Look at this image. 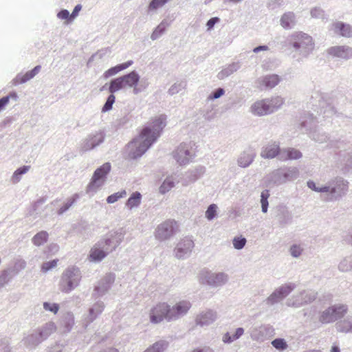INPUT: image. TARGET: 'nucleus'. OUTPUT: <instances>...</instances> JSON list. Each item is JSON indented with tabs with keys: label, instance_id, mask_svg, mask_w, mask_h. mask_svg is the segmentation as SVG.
Masks as SVG:
<instances>
[{
	"label": "nucleus",
	"instance_id": "obj_1",
	"mask_svg": "<svg viewBox=\"0 0 352 352\" xmlns=\"http://www.w3.org/2000/svg\"><path fill=\"white\" fill-rule=\"evenodd\" d=\"M165 120L166 117L162 115L155 118L152 120L151 126L143 128L139 135L126 145L129 159L135 160L148 150L160 135L166 124Z\"/></svg>",
	"mask_w": 352,
	"mask_h": 352
},
{
	"label": "nucleus",
	"instance_id": "obj_2",
	"mask_svg": "<svg viewBox=\"0 0 352 352\" xmlns=\"http://www.w3.org/2000/svg\"><path fill=\"white\" fill-rule=\"evenodd\" d=\"M284 103L282 98L277 96L271 100H261L255 102L251 107L252 112L257 116H264L273 112Z\"/></svg>",
	"mask_w": 352,
	"mask_h": 352
},
{
	"label": "nucleus",
	"instance_id": "obj_3",
	"mask_svg": "<svg viewBox=\"0 0 352 352\" xmlns=\"http://www.w3.org/2000/svg\"><path fill=\"white\" fill-rule=\"evenodd\" d=\"M169 315H170V307L166 302H159L150 310V321L152 323L157 324L164 319L171 320Z\"/></svg>",
	"mask_w": 352,
	"mask_h": 352
},
{
	"label": "nucleus",
	"instance_id": "obj_4",
	"mask_svg": "<svg viewBox=\"0 0 352 352\" xmlns=\"http://www.w3.org/2000/svg\"><path fill=\"white\" fill-rule=\"evenodd\" d=\"M110 170L111 165L108 162L104 163L100 167L97 168L94 173L91 182L88 186V190L95 191L99 186H100L103 182H100V180L104 178Z\"/></svg>",
	"mask_w": 352,
	"mask_h": 352
},
{
	"label": "nucleus",
	"instance_id": "obj_5",
	"mask_svg": "<svg viewBox=\"0 0 352 352\" xmlns=\"http://www.w3.org/2000/svg\"><path fill=\"white\" fill-rule=\"evenodd\" d=\"M177 228L178 226L175 221H166L157 227L155 236L160 240L166 239L172 236Z\"/></svg>",
	"mask_w": 352,
	"mask_h": 352
},
{
	"label": "nucleus",
	"instance_id": "obj_6",
	"mask_svg": "<svg viewBox=\"0 0 352 352\" xmlns=\"http://www.w3.org/2000/svg\"><path fill=\"white\" fill-rule=\"evenodd\" d=\"M293 46L298 49L300 47L313 49L314 43L311 36L302 32H297L292 35Z\"/></svg>",
	"mask_w": 352,
	"mask_h": 352
},
{
	"label": "nucleus",
	"instance_id": "obj_7",
	"mask_svg": "<svg viewBox=\"0 0 352 352\" xmlns=\"http://www.w3.org/2000/svg\"><path fill=\"white\" fill-rule=\"evenodd\" d=\"M191 307V304L189 301L182 300L177 302L174 306L170 307V318L175 320L181 316L186 314Z\"/></svg>",
	"mask_w": 352,
	"mask_h": 352
},
{
	"label": "nucleus",
	"instance_id": "obj_8",
	"mask_svg": "<svg viewBox=\"0 0 352 352\" xmlns=\"http://www.w3.org/2000/svg\"><path fill=\"white\" fill-rule=\"evenodd\" d=\"M296 175L297 170L296 169L291 170L280 168L272 173V179L276 183H283L296 177Z\"/></svg>",
	"mask_w": 352,
	"mask_h": 352
},
{
	"label": "nucleus",
	"instance_id": "obj_9",
	"mask_svg": "<svg viewBox=\"0 0 352 352\" xmlns=\"http://www.w3.org/2000/svg\"><path fill=\"white\" fill-rule=\"evenodd\" d=\"M190 146L186 144H181L175 151L174 157L180 165H185L190 162L192 155Z\"/></svg>",
	"mask_w": 352,
	"mask_h": 352
},
{
	"label": "nucleus",
	"instance_id": "obj_10",
	"mask_svg": "<svg viewBox=\"0 0 352 352\" xmlns=\"http://www.w3.org/2000/svg\"><path fill=\"white\" fill-rule=\"evenodd\" d=\"M280 80L278 75H267L258 80V87L260 90L271 89L276 87Z\"/></svg>",
	"mask_w": 352,
	"mask_h": 352
},
{
	"label": "nucleus",
	"instance_id": "obj_11",
	"mask_svg": "<svg viewBox=\"0 0 352 352\" xmlns=\"http://www.w3.org/2000/svg\"><path fill=\"white\" fill-rule=\"evenodd\" d=\"M294 287L290 285H283L276 290L268 298V302L273 304L285 297H286L293 289Z\"/></svg>",
	"mask_w": 352,
	"mask_h": 352
},
{
	"label": "nucleus",
	"instance_id": "obj_12",
	"mask_svg": "<svg viewBox=\"0 0 352 352\" xmlns=\"http://www.w3.org/2000/svg\"><path fill=\"white\" fill-rule=\"evenodd\" d=\"M194 248V243L190 239H184L178 244L175 249V254L178 258L183 257L190 253Z\"/></svg>",
	"mask_w": 352,
	"mask_h": 352
},
{
	"label": "nucleus",
	"instance_id": "obj_13",
	"mask_svg": "<svg viewBox=\"0 0 352 352\" xmlns=\"http://www.w3.org/2000/svg\"><path fill=\"white\" fill-rule=\"evenodd\" d=\"M334 32L341 36L352 37V26L349 24L337 21L332 25Z\"/></svg>",
	"mask_w": 352,
	"mask_h": 352
},
{
	"label": "nucleus",
	"instance_id": "obj_14",
	"mask_svg": "<svg viewBox=\"0 0 352 352\" xmlns=\"http://www.w3.org/2000/svg\"><path fill=\"white\" fill-rule=\"evenodd\" d=\"M301 157L302 153L298 150L294 148H289L281 151L278 158L280 161H287L290 160H298Z\"/></svg>",
	"mask_w": 352,
	"mask_h": 352
},
{
	"label": "nucleus",
	"instance_id": "obj_15",
	"mask_svg": "<svg viewBox=\"0 0 352 352\" xmlns=\"http://www.w3.org/2000/svg\"><path fill=\"white\" fill-rule=\"evenodd\" d=\"M352 49L346 46H334L329 49V54L340 58H347Z\"/></svg>",
	"mask_w": 352,
	"mask_h": 352
},
{
	"label": "nucleus",
	"instance_id": "obj_16",
	"mask_svg": "<svg viewBox=\"0 0 352 352\" xmlns=\"http://www.w3.org/2000/svg\"><path fill=\"white\" fill-rule=\"evenodd\" d=\"M279 145L272 143L267 145L261 152V156L264 158H274L280 153Z\"/></svg>",
	"mask_w": 352,
	"mask_h": 352
},
{
	"label": "nucleus",
	"instance_id": "obj_17",
	"mask_svg": "<svg viewBox=\"0 0 352 352\" xmlns=\"http://www.w3.org/2000/svg\"><path fill=\"white\" fill-rule=\"evenodd\" d=\"M216 318V314L211 311H207L205 313L199 314L197 318V322L200 325L209 324Z\"/></svg>",
	"mask_w": 352,
	"mask_h": 352
},
{
	"label": "nucleus",
	"instance_id": "obj_18",
	"mask_svg": "<svg viewBox=\"0 0 352 352\" xmlns=\"http://www.w3.org/2000/svg\"><path fill=\"white\" fill-rule=\"evenodd\" d=\"M121 78L125 88L136 85L139 81V76L135 72H132Z\"/></svg>",
	"mask_w": 352,
	"mask_h": 352
},
{
	"label": "nucleus",
	"instance_id": "obj_19",
	"mask_svg": "<svg viewBox=\"0 0 352 352\" xmlns=\"http://www.w3.org/2000/svg\"><path fill=\"white\" fill-rule=\"evenodd\" d=\"M226 280V276L223 273L210 275L206 282L209 285H217L223 283Z\"/></svg>",
	"mask_w": 352,
	"mask_h": 352
},
{
	"label": "nucleus",
	"instance_id": "obj_20",
	"mask_svg": "<svg viewBox=\"0 0 352 352\" xmlns=\"http://www.w3.org/2000/svg\"><path fill=\"white\" fill-rule=\"evenodd\" d=\"M141 194L138 192L132 193L130 197L128 199L126 206L129 208L132 209L134 207H137L141 202Z\"/></svg>",
	"mask_w": 352,
	"mask_h": 352
},
{
	"label": "nucleus",
	"instance_id": "obj_21",
	"mask_svg": "<svg viewBox=\"0 0 352 352\" xmlns=\"http://www.w3.org/2000/svg\"><path fill=\"white\" fill-rule=\"evenodd\" d=\"M333 314V316L335 317V320L342 318L347 311V308L345 305H338L330 307Z\"/></svg>",
	"mask_w": 352,
	"mask_h": 352
},
{
	"label": "nucleus",
	"instance_id": "obj_22",
	"mask_svg": "<svg viewBox=\"0 0 352 352\" xmlns=\"http://www.w3.org/2000/svg\"><path fill=\"white\" fill-rule=\"evenodd\" d=\"M41 70V66H36L33 69L26 72L21 76H18L17 80L20 83L25 82L31 78H32L34 76H36Z\"/></svg>",
	"mask_w": 352,
	"mask_h": 352
},
{
	"label": "nucleus",
	"instance_id": "obj_23",
	"mask_svg": "<svg viewBox=\"0 0 352 352\" xmlns=\"http://www.w3.org/2000/svg\"><path fill=\"white\" fill-rule=\"evenodd\" d=\"M41 70V66H36L33 69L26 72L21 76H18L17 80L20 83L25 82L31 78H32L34 76H36Z\"/></svg>",
	"mask_w": 352,
	"mask_h": 352
},
{
	"label": "nucleus",
	"instance_id": "obj_24",
	"mask_svg": "<svg viewBox=\"0 0 352 352\" xmlns=\"http://www.w3.org/2000/svg\"><path fill=\"white\" fill-rule=\"evenodd\" d=\"M41 70V66H36L33 69L26 72L21 76H18L17 80L20 83L25 82L31 78H32L34 76H36Z\"/></svg>",
	"mask_w": 352,
	"mask_h": 352
},
{
	"label": "nucleus",
	"instance_id": "obj_25",
	"mask_svg": "<svg viewBox=\"0 0 352 352\" xmlns=\"http://www.w3.org/2000/svg\"><path fill=\"white\" fill-rule=\"evenodd\" d=\"M281 25L284 28H290L292 25L294 23V14L292 12L284 14L280 19Z\"/></svg>",
	"mask_w": 352,
	"mask_h": 352
},
{
	"label": "nucleus",
	"instance_id": "obj_26",
	"mask_svg": "<svg viewBox=\"0 0 352 352\" xmlns=\"http://www.w3.org/2000/svg\"><path fill=\"white\" fill-rule=\"evenodd\" d=\"M331 313V309L329 307L321 313L319 316V321L322 324L330 323L335 321V317L333 316V314Z\"/></svg>",
	"mask_w": 352,
	"mask_h": 352
},
{
	"label": "nucleus",
	"instance_id": "obj_27",
	"mask_svg": "<svg viewBox=\"0 0 352 352\" xmlns=\"http://www.w3.org/2000/svg\"><path fill=\"white\" fill-rule=\"evenodd\" d=\"M48 234L45 231L38 232L32 239V242L35 245L39 246L47 242Z\"/></svg>",
	"mask_w": 352,
	"mask_h": 352
},
{
	"label": "nucleus",
	"instance_id": "obj_28",
	"mask_svg": "<svg viewBox=\"0 0 352 352\" xmlns=\"http://www.w3.org/2000/svg\"><path fill=\"white\" fill-rule=\"evenodd\" d=\"M132 63H133V62L131 60H129V61H127L126 63H124L122 64L118 65L116 67H113L109 69L107 72V74H108V76L115 75L118 72H120L122 70H124V69H126L127 67H129L130 65H132Z\"/></svg>",
	"mask_w": 352,
	"mask_h": 352
},
{
	"label": "nucleus",
	"instance_id": "obj_29",
	"mask_svg": "<svg viewBox=\"0 0 352 352\" xmlns=\"http://www.w3.org/2000/svg\"><path fill=\"white\" fill-rule=\"evenodd\" d=\"M30 168V166H23L16 170L12 177V183L16 184L21 179V175L26 173Z\"/></svg>",
	"mask_w": 352,
	"mask_h": 352
},
{
	"label": "nucleus",
	"instance_id": "obj_30",
	"mask_svg": "<svg viewBox=\"0 0 352 352\" xmlns=\"http://www.w3.org/2000/svg\"><path fill=\"white\" fill-rule=\"evenodd\" d=\"M124 85L122 78H118L111 81L109 87V91L113 94L121 89H124Z\"/></svg>",
	"mask_w": 352,
	"mask_h": 352
},
{
	"label": "nucleus",
	"instance_id": "obj_31",
	"mask_svg": "<svg viewBox=\"0 0 352 352\" xmlns=\"http://www.w3.org/2000/svg\"><path fill=\"white\" fill-rule=\"evenodd\" d=\"M106 256L105 252L97 248H93L90 252V258L92 261H100Z\"/></svg>",
	"mask_w": 352,
	"mask_h": 352
},
{
	"label": "nucleus",
	"instance_id": "obj_32",
	"mask_svg": "<svg viewBox=\"0 0 352 352\" xmlns=\"http://www.w3.org/2000/svg\"><path fill=\"white\" fill-rule=\"evenodd\" d=\"M253 161V156L251 154L243 153L239 157L238 162L241 167L248 166Z\"/></svg>",
	"mask_w": 352,
	"mask_h": 352
},
{
	"label": "nucleus",
	"instance_id": "obj_33",
	"mask_svg": "<svg viewBox=\"0 0 352 352\" xmlns=\"http://www.w3.org/2000/svg\"><path fill=\"white\" fill-rule=\"evenodd\" d=\"M104 140V137L102 133H97L96 135H94L93 138H90L87 144L88 148H93L96 146L98 145L100 143H101Z\"/></svg>",
	"mask_w": 352,
	"mask_h": 352
},
{
	"label": "nucleus",
	"instance_id": "obj_34",
	"mask_svg": "<svg viewBox=\"0 0 352 352\" xmlns=\"http://www.w3.org/2000/svg\"><path fill=\"white\" fill-rule=\"evenodd\" d=\"M167 344L164 341L157 342L144 352H162L166 348Z\"/></svg>",
	"mask_w": 352,
	"mask_h": 352
},
{
	"label": "nucleus",
	"instance_id": "obj_35",
	"mask_svg": "<svg viewBox=\"0 0 352 352\" xmlns=\"http://www.w3.org/2000/svg\"><path fill=\"white\" fill-rule=\"evenodd\" d=\"M126 195V192L125 190H123L120 192H116L114 194H112L109 195L107 199V201L108 204H113L116 202L118 199L125 197Z\"/></svg>",
	"mask_w": 352,
	"mask_h": 352
},
{
	"label": "nucleus",
	"instance_id": "obj_36",
	"mask_svg": "<svg viewBox=\"0 0 352 352\" xmlns=\"http://www.w3.org/2000/svg\"><path fill=\"white\" fill-rule=\"evenodd\" d=\"M243 332L244 331L243 328H238L236 329L235 333L232 337L229 335V333H226L223 336V341L227 342H232L241 337L243 334Z\"/></svg>",
	"mask_w": 352,
	"mask_h": 352
},
{
	"label": "nucleus",
	"instance_id": "obj_37",
	"mask_svg": "<svg viewBox=\"0 0 352 352\" xmlns=\"http://www.w3.org/2000/svg\"><path fill=\"white\" fill-rule=\"evenodd\" d=\"M338 331L342 333L352 331V324L349 321H342L337 324Z\"/></svg>",
	"mask_w": 352,
	"mask_h": 352
},
{
	"label": "nucleus",
	"instance_id": "obj_38",
	"mask_svg": "<svg viewBox=\"0 0 352 352\" xmlns=\"http://www.w3.org/2000/svg\"><path fill=\"white\" fill-rule=\"evenodd\" d=\"M174 186V183L171 179L167 178L164 180L163 184L161 185L160 188V192L162 194L166 193L169 191Z\"/></svg>",
	"mask_w": 352,
	"mask_h": 352
},
{
	"label": "nucleus",
	"instance_id": "obj_39",
	"mask_svg": "<svg viewBox=\"0 0 352 352\" xmlns=\"http://www.w3.org/2000/svg\"><path fill=\"white\" fill-rule=\"evenodd\" d=\"M17 95L15 92L10 93L8 96L0 99V111L8 104L10 99H16Z\"/></svg>",
	"mask_w": 352,
	"mask_h": 352
},
{
	"label": "nucleus",
	"instance_id": "obj_40",
	"mask_svg": "<svg viewBox=\"0 0 352 352\" xmlns=\"http://www.w3.org/2000/svg\"><path fill=\"white\" fill-rule=\"evenodd\" d=\"M166 25L163 23L160 24L152 33L151 38L152 40L158 38L165 31Z\"/></svg>",
	"mask_w": 352,
	"mask_h": 352
},
{
	"label": "nucleus",
	"instance_id": "obj_41",
	"mask_svg": "<svg viewBox=\"0 0 352 352\" xmlns=\"http://www.w3.org/2000/svg\"><path fill=\"white\" fill-rule=\"evenodd\" d=\"M246 243V239L242 236H236L233 239V245L237 250L242 249Z\"/></svg>",
	"mask_w": 352,
	"mask_h": 352
},
{
	"label": "nucleus",
	"instance_id": "obj_42",
	"mask_svg": "<svg viewBox=\"0 0 352 352\" xmlns=\"http://www.w3.org/2000/svg\"><path fill=\"white\" fill-rule=\"evenodd\" d=\"M272 344L276 349L284 350L287 347V344L286 342L281 338L275 339L272 342Z\"/></svg>",
	"mask_w": 352,
	"mask_h": 352
},
{
	"label": "nucleus",
	"instance_id": "obj_43",
	"mask_svg": "<svg viewBox=\"0 0 352 352\" xmlns=\"http://www.w3.org/2000/svg\"><path fill=\"white\" fill-rule=\"evenodd\" d=\"M169 0H152L148 6V9L151 10H156L163 6Z\"/></svg>",
	"mask_w": 352,
	"mask_h": 352
},
{
	"label": "nucleus",
	"instance_id": "obj_44",
	"mask_svg": "<svg viewBox=\"0 0 352 352\" xmlns=\"http://www.w3.org/2000/svg\"><path fill=\"white\" fill-rule=\"evenodd\" d=\"M217 206L215 204H211L206 212V217L208 219H212L217 213Z\"/></svg>",
	"mask_w": 352,
	"mask_h": 352
},
{
	"label": "nucleus",
	"instance_id": "obj_45",
	"mask_svg": "<svg viewBox=\"0 0 352 352\" xmlns=\"http://www.w3.org/2000/svg\"><path fill=\"white\" fill-rule=\"evenodd\" d=\"M70 15L71 14L67 10H62L57 14L58 18H59L60 19L67 20V22H66L67 24H68L69 22L73 21V19L70 18Z\"/></svg>",
	"mask_w": 352,
	"mask_h": 352
},
{
	"label": "nucleus",
	"instance_id": "obj_46",
	"mask_svg": "<svg viewBox=\"0 0 352 352\" xmlns=\"http://www.w3.org/2000/svg\"><path fill=\"white\" fill-rule=\"evenodd\" d=\"M115 102V96L113 94H111L105 102L104 105L102 107V111H107L111 109L112 105Z\"/></svg>",
	"mask_w": 352,
	"mask_h": 352
},
{
	"label": "nucleus",
	"instance_id": "obj_47",
	"mask_svg": "<svg viewBox=\"0 0 352 352\" xmlns=\"http://www.w3.org/2000/svg\"><path fill=\"white\" fill-rule=\"evenodd\" d=\"M58 261V259H54L52 261L44 263L41 267L42 271L43 272H46L48 270H51L52 268L56 267Z\"/></svg>",
	"mask_w": 352,
	"mask_h": 352
},
{
	"label": "nucleus",
	"instance_id": "obj_48",
	"mask_svg": "<svg viewBox=\"0 0 352 352\" xmlns=\"http://www.w3.org/2000/svg\"><path fill=\"white\" fill-rule=\"evenodd\" d=\"M307 186L311 190L317 191V192H328L329 189V188L327 186L318 188V187H316V184L313 181L308 182Z\"/></svg>",
	"mask_w": 352,
	"mask_h": 352
},
{
	"label": "nucleus",
	"instance_id": "obj_49",
	"mask_svg": "<svg viewBox=\"0 0 352 352\" xmlns=\"http://www.w3.org/2000/svg\"><path fill=\"white\" fill-rule=\"evenodd\" d=\"M43 307L46 310H49L54 314H56L58 311V305L57 304H50L48 302H45L43 304Z\"/></svg>",
	"mask_w": 352,
	"mask_h": 352
},
{
	"label": "nucleus",
	"instance_id": "obj_50",
	"mask_svg": "<svg viewBox=\"0 0 352 352\" xmlns=\"http://www.w3.org/2000/svg\"><path fill=\"white\" fill-rule=\"evenodd\" d=\"M302 251V248L297 245H294L290 248L291 254L294 257H298V256H300Z\"/></svg>",
	"mask_w": 352,
	"mask_h": 352
},
{
	"label": "nucleus",
	"instance_id": "obj_51",
	"mask_svg": "<svg viewBox=\"0 0 352 352\" xmlns=\"http://www.w3.org/2000/svg\"><path fill=\"white\" fill-rule=\"evenodd\" d=\"M311 14L314 18H319L323 15V12L318 8H314L311 10Z\"/></svg>",
	"mask_w": 352,
	"mask_h": 352
},
{
	"label": "nucleus",
	"instance_id": "obj_52",
	"mask_svg": "<svg viewBox=\"0 0 352 352\" xmlns=\"http://www.w3.org/2000/svg\"><path fill=\"white\" fill-rule=\"evenodd\" d=\"M219 21V19L218 17H213L211 18L208 22H207V27L208 30H211L214 24Z\"/></svg>",
	"mask_w": 352,
	"mask_h": 352
},
{
	"label": "nucleus",
	"instance_id": "obj_53",
	"mask_svg": "<svg viewBox=\"0 0 352 352\" xmlns=\"http://www.w3.org/2000/svg\"><path fill=\"white\" fill-rule=\"evenodd\" d=\"M81 9H82L81 5H80V4L77 5L74 8L72 13L71 14L70 18L73 19V20H74L78 15V13L81 10Z\"/></svg>",
	"mask_w": 352,
	"mask_h": 352
},
{
	"label": "nucleus",
	"instance_id": "obj_54",
	"mask_svg": "<svg viewBox=\"0 0 352 352\" xmlns=\"http://www.w3.org/2000/svg\"><path fill=\"white\" fill-rule=\"evenodd\" d=\"M224 94V90L221 88H219L215 92H214L212 98L217 99L221 97Z\"/></svg>",
	"mask_w": 352,
	"mask_h": 352
},
{
	"label": "nucleus",
	"instance_id": "obj_55",
	"mask_svg": "<svg viewBox=\"0 0 352 352\" xmlns=\"http://www.w3.org/2000/svg\"><path fill=\"white\" fill-rule=\"evenodd\" d=\"M261 206H262V211L263 212H266L267 211V207H268V201L267 200L263 199L261 200Z\"/></svg>",
	"mask_w": 352,
	"mask_h": 352
},
{
	"label": "nucleus",
	"instance_id": "obj_56",
	"mask_svg": "<svg viewBox=\"0 0 352 352\" xmlns=\"http://www.w3.org/2000/svg\"><path fill=\"white\" fill-rule=\"evenodd\" d=\"M72 203L73 202H71L70 204H66L65 206L60 208L58 211V214H62L65 212L72 205Z\"/></svg>",
	"mask_w": 352,
	"mask_h": 352
},
{
	"label": "nucleus",
	"instance_id": "obj_57",
	"mask_svg": "<svg viewBox=\"0 0 352 352\" xmlns=\"http://www.w3.org/2000/svg\"><path fill=\"white\" fill-rule=\"evenodd\" d=\"M268 47L266 45H262V46H258V47H256L254 49V52L255 53H257L258 52H260L261 50H267Z\"/></svg>",
	"mask_w": 352,
	"mask_h": 352
},
{
	"label": "nucleus",
	"instance_id": "obj_58",
	"mask_svg": "<svg viewBox=\"0 0 352 352\" xmlns=\"http://www.w3.org/2000/svg\"><path fill=\"white\" fill-rule=\"evenodd\" d=\"M269 196H270V194H269L268 190H265V191L262 192V193H261V200H263L265 199V200H267Z\"/></svg>",
	"mask_w": 352,
	"mask_h": 352
},
{
	"label": "nucleus",
	"instance_id": "obj_59",
	"mask_svg": "<svg viewBox=\"0 0 352 352\" xmlns=\"http://www.w3.org/2000/svg\"><path fill=\"white\" fill-rule=\"evenodd\" d=\"M65 281L68 284V288L67 289H63V291L65 292H68L69 291L72 290V289L73 288L72 285V283L70 280H69L67 278L65 280Z\"/></svg>",
	"mask_w": 352,
	"mask_h": 352
},
{
	"label": "nucleus",
	"instance_id": "obj_60",
	"mask_svg": "<svg viewBox=\"0 0 352 352\" xmlns=\"http://www.w3.org/2000/svg\"><path fill=\"white\" fill-rule=\"evenodd\" d=\"M331 352H340V349L338 346H333L331 348Z\"/></svg>",
	"mask_w": 352,
	"mask_h": 352
},
{
	"label": "nucleus",
	"instance_id": "obj_61",
	"mask_svg": "<svg viewBox=\"0 0 352 352\" xmlns=\"http://www.w3.org/2000/svg\"><path fill=\"white\" fill-rule=\"evenodd\" d=\"M109 240H106V241H105V243H106V244H108V243H109Z\"/></svg>",
	"mask_w": 352,
	"mask_h": 352
},
{
	"label": "nucleus",
	"instance_id": "obj_62",
	"mask_svg": "<svg viewBox=\"0 0 352 352\" xmlns=\"http://www.w3.org/2000/svg\"><path fill=\"white\" fill-rule=\"evenodd\" d=\"M279 175H280L281 177H283V173H280Z\"/></svg>",
	"mask_w": 352,
	"mask_h": 352
},
{
	"label": "nucleus",
	"instance_id": "obj_63",
	"mask_svg": "<svg viewBox=\"0 0 352 352\" xmlns=\"http://www.w3.org/2000/svg\"><path fill=\"white\" fill-rule=\"evenodd\" d=\"M335 192V190L332 189L331 192Z\"/></svg>",
	"mask_w": 352,
	"mask_h": 352
}]
</instances>
